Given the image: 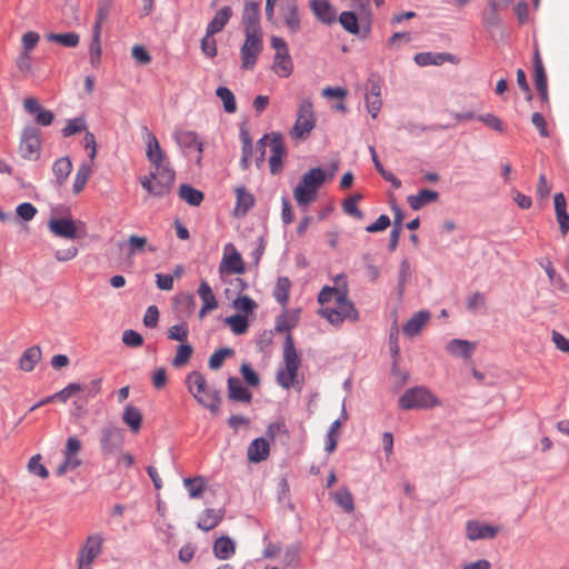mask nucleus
<instances>
[{
    "label": "nucleus",
    "mask_w": 569,
    "mask_h": 569,
    "mask_svg": "<svg viewBox=\"0 0 569 569\" xmlns=\"http://www.w3.org/2000/svg\"><path fill=\"white\" fill-rule=\"evenodd\" d=\"M338 287H323L318 296L320 308L318 315L327 319L332 326H341L345 320L357 321L359 313L352 301L348 299V288L342 276L337 278Z\"/></svg>",
    "instance_id": "obj_1"
},
{
    "label": "nucleus",
    "mask_w": 569,
    "mask_h": 569,
    "mask_svg": "<svg viewBox=\"0 0 569 569\" xmlns=\"http://www.w3.org/2000/svg\"><path fill=\"white\" fill-rule=\"evenodd\" d=\"M232 17V9L228 6L222 7L218 10L209 22L207 31L209 34H216L220 32Z\"/></svg>",
    "instance_id": "obj_33"
},
{
    "label": "nucleus",
    "mask_w": 569,
    "mask_h": 569,
    "mask_svg": "<svg viewBox=\"0 0 569 569\" xmlns=\"http://www.w3.org/2000/svg\"><path fill=\"white\" fill-rule=\"evenodd\" d=\"M226 323L234 335H243L248 330L247 317L242 315H234L226 318Z\"/></svg>",
    "instance_id": "obj_51"
},
{
    "label": "nucleus",
    "mask_w": 569,
    "mask_h": 569,
    "mask_svg": "<svg viewBox=\"0 0 569 569\" xmlns=\"http://www.w3.org/2000/svg\"><path fill=\"white\" fill-rule=\"evenodd\" d=\"M228 389H229V397L232 400L241 401V402H250L252 395L251 392L241 385L239 379L237 378H229L228 379Z\"/></svg>",
    "instance_id": "obj_37"
},
{
    "label": "nucleus",
    "mask_w": 569,
    "mask_h": 569,
    "mask_svg": "<svg viewBox=\"0 0 569 569\" xmlns=\"http://www.w3.org/2000/svg\"><path fill=\"white\" fill-rule=\"evenodd\" d=\"M236 192V207L234 216L243 217L254 204L253 194L243 186H239L234 189Z\"/></svg>",
    "instance_id": "obj_25"
},
{
    "label": "nucleus",
    "mask_w": 569,
    "mask_h": 569,
    "mask_svg": "<svg viewBox=\"0 0 569 569\" xmlns=\"http://www.w3.org/2000/svg\"><path fill=\"white\" fill-rule=\"evenodd\" d=\"M41 140L37 128L28 127L21 134L19 153L23 159L37 160L40 157Z\"/></svg>",
    "instance_id": "obj_13"
},
{
    "label": "nucleus",
    "mask_w": 569,
    "mask_h": 569,
    "mask_svg": "<svg viewBox=\"0 0 569 569\" xmlns=\"http://www.w3.org/2000/svg\"><path fill=\"white\" fill-rule=\"evenodd\" d=\"M439 199V193L433 190L422 189L417 194L407 197V202L412 210H420L425 206L436 202Z\"/></svg>",
    "instance_id": "obj_27"
},
{
    "label": "nucleus",
    "mask_w": 569,
    "mask_h": 569,
    "mask_svg": "<svg viewBox=\"0 0 569 569\" xmlns=\"http://www.w3.org/2000/svg\"><path fill=\"white\" fill-rule=\"evenodd\" d=\"M439 405L440 400L426 387L410 388L399 399V407L403 410L431 409Z\"/></svg>",
    "instance_id": "obj_6"
},
{
    "label": "nucleus",
    "mask_w": 569,
    "mask_h": 569,
    "mask_svg": "<svg viewBox=\"0 0 569 569\" xmlns=\"http://www.w3.org/2000/svg\"><path fill=\"white\" fill-rule=\"evenodd\" d=\"M41 455L37 453L32 456L28 462V470L30 473L47 479L49 477L48 469L41 463Z\"/></svg>",
    "instance_id": "obj_53"
},
{
    "label": "nucleus",
    "mask_w": 569,
    "mask_h": 569,
    "mask_svg": "<svg viewBox=\"0 0 569 569\" xmlns=\"http://www.w3.org/2000/svg\"><path fill=\"white\" fill-rule=\"evenodd\" d=\"M315 126L316 116L313 112V104L310 100H303L299 104L297 119L290 131V136L292 139L305 140L309 137Z\"/></svg>",
    "instance_id": "obj_8"
},
{
    "label": "nucleus",
    "mask_w": 569,
    "mask_h": 569,
    "mask_svg": "<svg viewBox=\"0 0 569 569\" xmlns=\"http://www.w3.org/2000/svg\"><path fill=\"white\" fill-rule=\"evenodd\" d=\"M178 196L182 201L194 207L200 206L204 199L202 191L187 183H183L179 187Z\"/></svg>",
    "instance_id": "obj_36"
},
{
    "label": "nucleus",
    "mask_w": 569,
    "mask_h": 569,
    "mask_svg": "<svg viewBox=\"0 0 569 569\" xmlns=\"http://www.w3.org/2000/svg\"><path fill=\"white\" fill-rule=\"evenodd\" d=\"M78 248L76 246H69L54 251V259L58 262H67L74 259L78 256Z\"/></svg>",
    "instance_id": "obj_64"
},
{
    "label": "nucleus",
    "mask_w": 569,
    "mask_h": 569,
    "mask_svg": "<svg viewBox=\"0 0 569 569\" xmlns=\"http://www.w3.org/2000/svg\"><path fill=\"white\" fill-rule=\"evenodd\" d=\"M410 279H411V267H410L408 259H403L399 266L398 291H399L400 296L403 293L405 287L410 281Z\"/></svg>",
    "instance_id": "obj_55"
},
{
    "label": "nucleus",
    "mask_w": 569,
    "mask_h": 569,
    "mask_svg": "<svg viewBox=\"0 0 569 569\" xmlns=\"http://www.w3.org/2000/svg\"><path fill=\"white\" fill-rule=\"evenodd\" d=\"M198 295L202 300V306H207V308L213 309L218 308V301L216 299V296L207 281H201L198 289Z\"/></svg>",
    "instance_id": "obj_47"
},
{
    "label": "nucleus",
    "mask_w": 569,
    "mask_h": 569,
    "mask_svg": "<svg viewBox=\"0 0 569 569\" xmlns=\"http://www.w3.org/2000/svg\"><path fill=\"white\" fill-rule=\"evenodd\" d=\"M41 359V349L38 346L28 348L19 360V368L26 372L32 371Z\"/></svg>",
    "instance_id": "obj_35"
},
{
    "label": "nucleus",
    "mask_w": 569,
    "mask_h": 569,
    "mask_svg": "<svg viewBox=\"0 0 569 569\" xmlns=\"http://www.w3.org/2000/svg\"><path fill=\"white\" fill-rule=\"evenodd\" d=\"M262 50V33H244V41L240 48L241 67L252 70Z\"/></svg>",
    "instance_id": "obj_11"
},
{
    "label": "nucleus",
    "mask_w": 569,
    "mask_h": 569,
    "mask_svg": "<svg viewBox=\"0 0 569 569\" xmlns=\"http://www.w3.org/2000/svg\"><path fill=\"white\" fill-rule=\"evenodd\" d=\"M122 445V433L118 428H104L101 437V448L106 453H112Z\"/></svg>",
    "instance_id": "obj_26"
},
{
    "label": "nucleus",
    "mask_w": 569,
    "mask_h": 569,
    "mask_svg": "<svg viewBox=\"0 0 569 569\" xmlns=\"http://www.w3.org/2000/svg\"><path fill=\"white\" fill-rule=\"evenodd\" d=\"M290 287H291V283L287 277H281L277 280L274 291H273V297L283 307L288 302Z\"/></svg>",
    "instance_id": "obj_46"
},
{
    "label": "nucleus",
    "mask_w": 569,
    "mask_h": 569,
    "mask_svg": "<svg viewBox=\"0 0 569 569\" xmlns=\"http://www.w3.org/2000/svg\"><path fill=\"white\" fill-rule=\"evenodd\" d=\"M217 96L223 103V108L227 112L233 113L237 110L236 98L231 90L226 87H219L216 91Z\"/></svg>",
    "instance_id": "obj_50"
},
{
    "label": "nucleus",
    "mask_w": 569,
    "mask_h": 569,
    "mask_svg": "<svg viewBox=\"0 0 569 569\" xmlns=\"http://www.w3.org/2000/svg\"><path fill=\"white\" fill-rule=\"evenodd\" d=\"M91 172H92L91 163H82L79 166L76 177H74L73 184H72V190L76 194L80 193L84 189V187L88 182V179L91 176Z\"/></svg>",
    "instance_id": "obj_41"
},
{
    "label": "nucleus",
    "mask_w": 569,
    "mask_h": 569,
    "mask_svg": "<svg viewBox=\"0 0 569 569\" xmlns=\"http://www.w3.org/2000/svg\"><path fill=\"white\" fill-rule=\"evenodd\" d=\"M415 62L418 66H440L445 62H452L453 56L450 53H432V52H420L415 56Z\"/></svg>",
    "instance_id": "obj_30"
},
{
    "label": "nucleus",
    "mask_w": 569,
    "mask_h": 569,
    "mask_svg": "<svg viewBox=\"0 0 569 569\" xmlns=\"http://www.w3.org/2000/svg\"><path fill=\"white\" fill-rule=\"evenodd\" d=\"M232 353L233 351L228 348L217 350L209 358V368L213 370L219 369L222 366L224 359Z\"/></svg>",
    "instance_id": "obj_59"
},
{
    "label": "nucleus",
    "mask_w": 569,
    "mask_h": 569,
    "mask_svg": "<svg viewBox=\"0 0 569 569\" xmlns=\"http://www.w3.org/2000/svg\"><path fill=\"white\" fill-rule=\"evenodd\" d=\"M478 120L499 133H503L506 131V126L502 120L493 113L480 114L478 116Z\"/></svg>",
    "instance_id": "obj_54"
},
{
    "label": "nucleus",
    "mask_w": 569,
    "mask_h": 569,
    "mask_svg": "<svg viewBox=\"0 0 569 569\" xmlns=\"http://www.w3.org/2000/svg\"><path fill=\"white\" fill-rule=\"evenodd\" d=\"M193 353V348L188 343H182L178 347L177 353L172 360V365L176 368L186 366Z\"/></svg>",
    "instance_id": "obj_52"
},
{
    "label": "nucleus",
    "mask_w": 569,
    "mask_h": 569,
    "mask_svg": "<svg viewBox=\"0 0 569 569\" xmlns=\"http://www.w3.org/2000/svg\"><path fill=\"white\" fill-rule=\"evenodd\" d=\"M222 509H206L199 517L198 527L203 531L216 528L223 518Z\"/></svg>",
    "instance_id": "obj_32"
},
{
    "label": "nucleus",
    "mask_w": 569,
    "mask_h": 569,
    "mask_svg": "<svg viewBox=\"0 0 569 569\" xmlns=\"http://www.w3.org/2000/svg\"><path fill=\"white\" fill-rule=\"evenodd\" d=\"M107 18V10L102 7L97 12L96 23L93 26V37L89 47V58L92 67L97 68L101 61V26Z\"/></svg>",
    "instance_id": "obj_16"
},
{
    "label": "nucleus",
    "mask_w": 569,
    "mask_h": 569,
    "mask_svg": "<svg viewBox=\"0 0 569 569\" xmlns=\"http://www.w3.org/2000/svg\"><path fill=\"white\" fill-rule=\"evenodd\" d=\"M103 537L100 533L89 535L77 556L78 569H93L92 563L101 555Z\"/></svg>",
    "instance_id": "obj_10"
},
{
    "label": "nucleus",
    "mask_w": 569,
    "mask_h": 569,
    "mask_svg": "<svg viewBox=\"0 0 569 569\" xmlns=\"http://www.w3.org/2000/svg\"><path fill=\"white\" fill-rule=\"evenodd\" d=\"M46 38L49 42H56L66 48H76L80 41L79 34L76 32L48 33Z\"/></svg>",
    "instance_id": "obj_42"
},
{
    "label": "nucleus",
    "mask_w": 569,
    "mask_h": 569,
    "mask_svg": "<svg viewBox=\"0 0 569 569\" xmlns=\"http://www.w3.org/2000/svg\"><path fill=\"white\" fill-rule=\"evenodd\" d=\"M261 0H246L242 11V24L244 33H262L260 26Z\"/></svg>",
    "instance_id": "obj_14"
},
{
    "label": "nucleus",
    "mask_w": 569,
    "mask_h": 569,
    "mask_svg": "<svg viewBox=\"0 0 569 569\" xmlns=\"http://www.w3.org/2000/svg\"><path fill=\"white\" fill-rule=\"evenodd\" d=\"M174 182V171L168 166L152 168L148 176L140 178L142 188L152 197L161 198L169 193Z\"/></svg>",
    "instance_id": "obj_3"
},
{
    "label": "nucleus",
    "mask_w": 569,
    "mask_h": 569,
    "mask_svg": "<svg viewBox=\"0 0 569 569\" xmlns=\"http://www.w3.org/2000/svg\"><path fill=\"white\" fill-rule=\"evenodd\" d=\"M220 272L240 274L244 271V263L241 254L232 243H227L223 249V257L219 266Z\"/></svg>",
    "instance_id": "obj_15"
},
{
    "label": "nucleus",
    "mask_w": 569,
    "mask_h": 569,
    "mask_svg": "<svg viewBox=\"0 0 569 569\" xmlns=\"http://www.w3.org/2000/svg\"><path fill=\"white\" fill-rule=\"evenodd\" d=\"M40 40V34L36 31H28L22 34L21 42H22V50L31 52L38 44Z\"/></svg>",
    "instance_id": "obj_62"
},
{
    "label": "nucleus",
    "mask_w": 569,
    "mask_h": 569,
    "mask_svg": "<svg viewBox=\"0 0 569 569\" xmlns=\"http://www.w3.org/2000/svg\"><path fill=\"white\" fill-rule=\"evenodd\" d=\"M232 307L237 311H241L244 313H251L257 308V303L248 296H240L232 302Z\"/></svg>",
    "instance_id": "obj_57"
},
{
    "label": "nucleus",
    "mask_w": 569,
    "mask_h": 569,
    "mask_svg": "<svg viewBox=\"0 0 569 569\" xmlns=\"http://www.w3.org/2000/svg\"><path fill=\"white\" fill-rule=\"evenodd\" d=\"M189 329L186 322L174 325L168 329V338L171 340L184 342L188 339Z\"/></svg>",
    "instance_id": "obj_56"
},
{
    "label": "nucleus",
    "mask_w": 569,
    "mask_h": 569,
    "mask_svg": "<svg viewBox=\"0 0 569 569\" xmlns=\"http://www.w3.org/2000/svg\"><path fill=\"white\" fill-rule=\"evenodd\" d=\"M270 445L264 438H257L250 442L247 449V458L250 462L259 463L268 459Z\"/></svg>",
    "instance_id": "obj_24"
},
{
    "label": "nucleus",
    "mask_w": 569,
    "mask_h": 569,
    "mask_svg": "<svg viewBox=\"0 0 569 569\" xmlns=\"http://www.w3.org/2000/svg\"><path fill=\"white\" fill-rule=\"evenodd\" d=\"M86 129V121L82 118L71 119L62 129L63 137H70Z\"/></svg>",
    "instance_id": "obj_60"
},
{
    "label": "nucleus",
    "mask_w": 569,
    "mask_h": 569,
    "mask_svg": "<svg viewBox=\"0 0 569 569\" xmlns=\"http://www.w3.org/2000/svg\"><path fill=\"white\" fill-rule=\"evenodd\" d=\"M81 447V441L77 437H69L67 439L63 449V461L56 470L58 476H63L69 470H74L82 465L81 459L78 457Z\"/></svg>",
    "instance_id": "obj_12"
},
{
    "label": "nucleus",
    "mask_w": 569,
    "mask_h": 569,
    "mask_svg": "<svg viewBox=\"0 0 569 569\" xmlns=\"http://www.w3.org/2000/svg\"><path fill=\"white\" fill-rule=\"evenodd\" d=\"M183 485L190 498H199L206 489V480L203 477L184 478Z\"/></svg>",
    "instance_id": "obj_45"
},
{
    "label": "nucleus",
    "mask_w": 569,
    "mask_h": 569,
    "mask_svg": "<svg viewBox=\"0 0 569 569\" xmlns=\"http://www.w3.org/2000/svg\"><path fill=\"white\" fill-rule=\"evenodd\" d=\"M48 229L54 237L67 240L86 236V223L69 217L51 218L48 221Z\"/></svg>",
    "instance_id": "obj_7"
},
{
    "label": "nucleus",
    "mask_w": 569,
    "mask_h": 569,
    "mask_svg": "<svg viewBox=\"0 0 569 569\" xmlns=\"http://www.w3.org/2000/svg\"><path fill=\"white\" fill-rule=\"evenodd\" d=\"M502 6L497 0L488 1V10L483 16V23L487 27H498L501 24V19L499 17V12Z\"/></svg>",
    "instance_id": "obj_43"
},
{
    "label": "nucleus",
    "mask_w": 569,
    "mask_h": 569,
    "mask_svg": "<svg viewBox=\"0 0 569 569\" xmlns=\"http://www.w3.org/2000/svg\"><path fill=\"white\" fill-rule=\"evenodd\" d=\"M271 47L276 50L271 69L279 78H289L293 72V61L289 53L287 42L273 36L270 40Z\"/></svg>",
    "instance_id": "obj_9"
},
{
    "label": "nucleus",
    "mask_w": 569,
    "mask_h": 569,
    "mask_svg": "<svg viewBox=\"0 0 569 569\" xmlns=\"http://www.w3.org/2000/svg\"><path fill=\"white\" fill-rule=\"evenodd\" d=\"M497 533V527L487 523H481L477 520H469L466 523V535L467 538L471 541L479 539H491L495 538Z\"/></svg>",
    "instance_id": "obj_19"
},
{
    "label": "nucleus",
    "mask_w": 569,
    "mask_h": 569,
    "mask_svg": "<svg viewBox=\"0 0 569 569\" xmlns=\"http://www.w3.org/2000/svg\"><path fill=\"white\" fill-rule=\"evenodd\" d=\"M122 421L129 427L131 432L138 433L141 429L142 413L137 407L128 405L123 410Z\"/></svg>",
    "instance_id": "obj_34"
},
{
    "label": "nucleus",
    "mask_w": 569,
    "mask_h": 569,
    "mask_svg": "<svg viewBox=\"0 0 569 569\" xmlns=\"http://www.w3.org/2000/svg\"><path fill=\"white\" fill-rule=\"evenodd\" d=\"M335 502L341 507L346 512H353L355 502L351 492L347 488H341L332 495Z\"/></svg>",
    "instance_id": "obj_44"
},
{
    "label": "nucleus",
    "mask_w": 569,
    "mask_h": 569,
    "mask_svg": "<svg viewBox=\"0 0 569 569\" xmlns=\"http://www.w3.org/2000/svg\"><path fill=\"white\" fill-rule=\"evenodd\" d=\"M212 551L218 559L227 560L234 555L236 543L231 538L222 536L213 542Z\"/></svg>",
    "instance_id": "obj_31"
},
{
    "label": "nucleus",
    "mask_w": 569,
    "mask_h": 569,
    "mask_svg": "<svg viewBox=\"0 0 569 569\" xmlns=\"http://www.w3.org/2000/svg\"><path fill=\"white\" fill-rule=\"evenodd\" d=\"M360 199V194H353L347 198L342 203L345 212L348 213L349 216L361 219L362 212L357 207V203Z\"/></svg>",
    "instance_id": "obj_58"
},
{
    "label": "nucleus",
    "mask_w": 569,
    "mask_h": 569,
    "mask_svg": "<svg viewBox=\"0 0 569 569\" xmlns=\"http://www.w3.org/2000/svg\"><path fill=\"white\" fill-rule=\"evenodd\" d=\"M326 179L325 172L320 168H313L303 174L300 183L296 187L293 194L299 206H308L313 201L317 190Z\"/></svg>",
    "instance_id": "obj_5"
},
{
    "label": "nucleus",
    "mask_w": 569,
    "mask_h": 569,
    "mask_svg": "<svg viewBox=\"0 0 569 569\" xmlns=\"http://www.w3.org/2000/svg\"><path fill=\"white\" fill-rule=\"evenodd\" d=\"M309 7L320 22L325 24L336 22V10L328 0H310Z\"/></svg>",
    "instance_id": "obj_21"
},
{
    "label": "nucleus",
    "mask_w": 569,
    "mask_h": 569,
    "mask_svg": "<svg viewBox=\"0 0 569 569\" xmlns=\"http://www.w3.org/2000/svg\"><path fill=\"white\" fill-rule=\"evenodd\" d=\"M186 385L199 405L209 409L213 415L218 413L221 402L219 392L208 385L201 372H189L186 377Z\"/></svg>",
    "instance_id": "obj_2"
},
{
    "label": "nucleus",
    "mask_w": 569,
    "mask_h": 569,
    "mask_svg": "<svg viewBox=\"0 0 569 569\" xmlns=\"http://www.w3.org/2000/svg\"><path fill=\"white\" fill-rule=\"evenodd\" d=\"M148 246V239L142 236L131 234L127 241V253L132 257L140 253Z\"/></svg>",
    "instance_id": "obj_49"
},
{
    "label": "nucleus",
    "mask_w": 569,
    "mask_h": 569,
    "mask_svg": "<svg viewBox=\"0 0 569 569\" xmlns=\"http://www.w3.org/2000/svg\"><path fill=\"white\" fill-rule=\"evenodd\" d=\"M430 319V313L428 311L421 310L413 315L403 326L402 331L408 337H415L422 328L427 325Z\"/></svg>",
    "instance_id": "obj_28"
},
{
    "label": "nucleus",
    "mask_w": 569,
    "mask_h": 569,
    "mask_svg": "<svg viewBox=\"0 0 569 569\" xmlns=\"http://www.w3.org/2000/svg\"><path fill=\"white\" fill-rule=\"evenodd\" d=\"M299 321V310L284 311L277 317L276 330L279 332H289Z\"/></svg>",
    "instance_id": "obj_40"
},
{
    "label": "nucleus",
    "mask_w": 569,
    "mask_h": 569,
    "mask_svg": "<svg viewBox=\"0 0 569 569\" xmlns=\"http://www.w3.org/2000/svg\"><path fill=\"white\" fill-rule=\"evenodd\" d=\"M283 22L290 33H297L301 30V19L298 6L295 1H287L281 8Z\"/></svg>",
    "instance_id": "obj_23"
},
{
    "label": "nucleus",
    "mask_w": 569,
    "mask_h": 569,
    "mask_svg": "<svg viewBox=\"0 0 569 569\" xmlns=\"http://www.w3.org/2000/svg\"><path fill=\"white\" fill-rule=\"evenodd\" d=\"M144 130H146V144H147L146 154H147V158H148L149 162L151 163L152 168H157L158 166H167L164 163L166 156L159 144L158 139L147 128Z\"/></svg>",
    "instance_id": "obj_20"
},
{
    "label": "nucleus",
    "mask_w": 569,
    "mask_h": 569,
    "mask_svg": "<svg viewBox=\"0 0 569 569\" xmlns=\"http://www.w3.org/2000/svg\"><path fill=\"white\" fill-rule=\"evenodd\" d=\"M270 158L269 166L272 174H277L282 170V159L286 153L284 143L280 133L269 136Z\"/></svg>",
    "instance_id": "obj_17"
},
{
    "label": "nucleus",
    "mask_w": 569,
    "mask_h": 569,
    "mask_svg": "<svg viewBox=\"0 0 569 569\" xmlns=\"http://www.w3.org/2000/svg\"><path fill=\"white\" fill-rule=\"evenodd\" d=\"M283 362L284 368L279 369L277 372V382L282 388L289 389L295 383L301 363L290 333L287 335L283 343Z\"/></svg>",
    "instance_id": "obj_4"
},
{
    "label": "nucleus",
    "mask_w": 569,
    "mask_h": 569,
    "mask_svg": "<svg viewBox=\"0 0 569 569\" xmlns=\"http://www.w3.org/2000/svg\"><path fill=\"white\" fill-rule=\"evenodd\" d=\"M339 22L342 26V28L348 31L351 34H358L359 33V24H358V18L355 12L352 11H343L339 16Z\"/></svg>",
    "instance_id": "obj_48"
},
{
    "label": "nucleus",
    "mask_w": 569,
    "mask_h": 569,
    "mask_svg": "<svg viewBox=\"0 0 569 569\" xmlns=\"http://www.w3.org/2000/svg\"><path fill=\"white\" fill-rule=\"evenodd\" d=\"M122 342L128 347L138 348L143 345V338L139 332L128 329L122 333Z\"/></svg>",
    "instance_id": "obj_61"
},
{
    "label": "nucleus",
    "mask_w": 569,
    "mask_h": 569,
    "mask_svg": "<svg viewBox=\"0 0 569 569\" xmlns=\"http://www.w3.org/2000/svg\"><path fill=\"white\" fill-rule=\"evenodd\" d=\"M533 78L537 91L541 97V100L548 102L547 73L538 46H536L533 53Z\"/></svg>",
    "instance_id": "obj_18"
},
{
    "label": "nucleus",
    "mask_w": 569,
    "mask_h": 569,
    "mask_svg": "<svg viewBox=\"0 0 569 569\" xmlns=\"http://www.w3.org/2000/svg\"><path fill=\"white\" fill-rule=\"evenodd\" d=\"M16 212L22 220L30 221L36 217L38 210L32 203L23 202L17 207Z\"/></svg>",
    "instance_id": "obj_63"
},
{
    "label": "nucleus",
    "mask_w": 569,
    "mask_h": 569,
    "mask_svg": "<svg viewBox=\"0 0 569 569\" xmlns=\"http://www.w3.org/2000/svg\"><path fill=\"white\" fill-rule=\"evenodd\" d=\"M446 350L451 356L467 359L470 358L476 350V343L463 339H452L446 346Z\"/></svg>",
    "instance_id": "obj_29"
},
{
    "label": "nucleus",
    "mask_w": 569,
    "mask_h": 569,
    "mask_svg": "<svg viewBox=\"0 0 569 569\" xmlns=\"http://www.w3.org/2000/svg\"><path fill=\"white\" fill-rule=\"evenodd\" d=\"M174 140L183 149L194 148L198 152L197 164L201 163V154L203 152V143L199 140L194 131L181 130L174 132Z\"/></svg>",
    "instance_id": "obj_22"
},
{
    "label": "nucleus",
    "mask_w": 569,
    "mask_h": 569,
    "mask_svg": "<svg viewBox=\"0 0 569 569\" xmlns=\"http://www.w3.org/2000/svg\"><path fill=\"white\" fill-rule=\"evenodd\" d=\"M68 393H70V397L79 393V392H87L88 398L96 397L101 389V379H96L90 382L89 386L80 385V383H69L64 387Z\"/></svg>",
    "instance_id": "obj_39"
},
{
    "label": "nucleus",
    "mask_w": 569,
    "mask_h": 569,
    "mask_svg": "<svg viewBox=\"0 0 569 569\" xmlns=\"http://www.w3.org/2000/svg\"><path fill=\"white\" fill-rule=\"evenodd\" d=\"M72 171V162L69 157L57 159L52 166V172L59 186L63 184Z\"/></svg>",
    "instance_id": "obj_38"
}]
</instances>
